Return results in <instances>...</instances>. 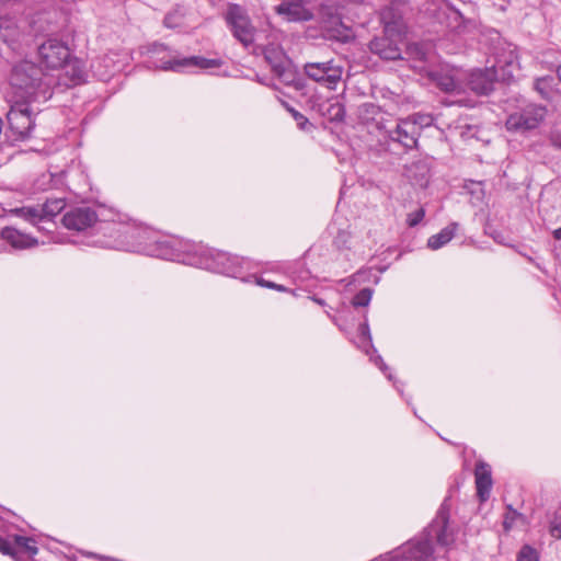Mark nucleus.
Listing matches in <instances>:
<instances>
[{
  "instance_id": "4",
  "label": "nucleus",
  "mask_w": 561,
  "mask_h": 561,
  "mask_svg": "<svg viewBox=\"0 0 561 561\" xmlns=\"http://www.w3.org/2000/svg\"><path fill=\"white\" fill-rule=\"evenodd\" d=\"M225 20L233 37L244 47H249L254 43L255 27L243 7L230 4L226 12Z\"/></svg>"
},
{
  "instance_id": "51",
  "label": "nucleus",
  "mask_w": 561,
  "mask_h": 561,
  "mask_svg": "<svg viewBox=\"0 0 561 561\" xmlns=\"http://www.w3.org/2000/svg\"><path fill=\"white\" fill-rule=\"evenodd\" d=\"M545 81H546V79H545V78H542V79H538V80H537V85H539L540 83H542V82H545Z\"/></svg>"
},
{
  "instance_id": "20",
  "label": "nucleus",
  "mask_w": 561,
  "mask_h": 561,
  "mask_svg": "<svg viewBox=\"0 0 561 561\" xmlns=\"http://www.w3.org/2000/svg\"><path fill=\"white\" fill-rule=\"evenodd\" d=\"M66 203L62 198L47 199L44 204L38 205L43 224L56 226L54 218L65 208Z\"/></svg>"
},
{
  "instance_id": "19",
  "label": "nucleus",
  "mask_w": 561,
  "mask_h": 561,
  "mask_svg": "<svg viewBox=\"0 0 561 561\" xmlns=\"http://www.w3.org/2000/svg\"><path fill=\"white\" fill-rule=\"evenodd\" d=\"M284 84L293 87L296 91H304L307 87L305 78L289 64L275 75Z\"/></svg>"
},
{
  "instance_id": "24",
  "label": "nucleus",
  "mask_w": 561,
  "mask_h": 561,
  "mask_svg": "<svg viewBox=\"0 0 561 561\" xmlns=\"http://www.w3.org/2000/svg\"><path fill=\"white\" fill-rule=\"evenodd\" d=\"M436 85L446 93H459L461 84L454 76L444 72H436L433 76Z\"/></svg>"
},
{
  "instance_id": "48",
  "label": "nucleus",
  "mask_w": 561,
  "mask_h": 561,
  "mask_svg": "<svg viewBox=\"0 0 561 561\" xmlns=\"http://www.w3.org/2000/svg\"><path fill=\"white\" fill-rule=\"evenodd\" d=\"M466 128H467V130L461 133L462 137H468L469 136V131L472 129V126L467 125Z\"/></svg>"
},
{
  "instance_id": "50",
  "label": "nucleus",
  "mask_w": 561,
  "mask_h": 561,
  "mask_svg": "<svg viewBox=\"0 0 561 561\" xmlns=\"http://www.w3.org/2000/svg\"><path fill=\"white\" fill-rule=\"evenodd\" d=\"M378 360L381 363L380 368H381L382 370L387 369V366H386V365H385V363L382 362V357L378 356Z\"/></svg>"
},
{
  "instance_id": "39",
  "label": "nucleus",
  "mask_w": 561,
  "mask_h": 561,
  "mask_svg": "<svg viewBox=\"0 0 561 561\" xmlns=\"http://www.w3.org/2000/svg\"><path fill=\"white\" fill-rule=\"evenodd\" d=\"M165 50H168V46L165 44L157 43V42L150 44L149 48H148V51L153 53V54H159V53H162Z\"/></svg>"
},
{
  "instance_id": "32",
  "label": "nucleus",
  "mask_w": 561,
  "mask_h": 561,
  "mask_svg": "<svg viewBox=\"0 0 561 561\" xmlns=\"http://www.w3.org/2000/svg\"><path fill=\"white\" fill-rule=\"evenodd\" d=\"M373 296V289L366 287L360 289L352 299L354 307H366L369 305Z\"/></svg>"
},
{
  "instance_id": "46",
  "label": "nucleus",
  "mask_w": 561,
  "mask_h": 561,
  "mask_svg": "<svg viewBox=\"0 0 561 561\" xmlns=\"http://www.w3.org/2000/svg\"><path fill=\"white\" fill-rule=\"evenodd\" d=\"M491 236L496 242H502V234L500 232H494Z\"/></svg>"
},
{
  "instance_id": "26",
  "label": "nucleus",
  "mask_w": 561,
  "mask_h": 561,
  "mask_svg": "<svg viewBox=\"0 0 561 561\" xmlns=\"http://www.w3.org/2000/svg\"><path fill=\"white\" fill-rule=\"evenodd\" d=\"M264 57L272 68L274 75L283 69L288 62L285 60V54L277 47H266Z\"/></svg>"
},
{
  "instance_id": "36",
  "label": "nucleus",
  "mask_w": 561,
  "mask_h": 561,
  "mask_svg": "<svg viewBox=\"0 0 561 561\" xmlns=\"http://www.w3.org/2000/svg\"><path fill=\"white\" fill-rule=\"evenodd\" d=\"M256 284L262 286V287L270 288V289H275V290L282 291V293L288 290L284 285H279V284H276L274 282L264 279L263 277H257L256 278Z\"/></svg>"
},
{
  "instance_id": "12",
  "label": "nucleus",
  "mask_w": 561,
  "mask_h": 561,
  "mask_svg": "<svg viewBox=\"0 0 561 561\" xmlns=\"http://www.w3.org/2000/svg\"><path fill=\"white\" fill-rule=\"evenodd\" d=\"M380 20L383 25V35L404 42L407 25L400 13L393 8H386L381 11Z\"/></svg>"
},
{
  "instance_id": "43",
  "label": "nucleus",
  "mask_w": 561,
  "mask_h": 561,
  "mask_svg": "<svg viewBox=\"0 0 561 561\" xmlns=\"http://www.w3.org/2000/svg\"><path fill=\"white\" fill-rule=\"evenodd\" d=\"M514 518L510 517L508 515L505 516V519L503 522V526L506 530H508L512 527Z\"/></svg>"
},
{
  "instance_id": "17",
  "label": "nucleus",
  "mask_w": 561,
  "mask_h": 561,
  "mask_svg": "<svg viewBox=\"0 0 561 561\" xmlns=\"http://www.w3.org/2000/svg\"><path fill=\"white\" fill-rule=\"evenodd\" d=\"M13 547L16 549L19 557H14L15 561H26L33 559L38 552V548L35 545V540L30 537L14 535Z\"/></svg>"
},
{
  "instance_id": "14",
  "label": "nucleus",
  "mask_w": 561,
  "mask_h": 561,
  "mask_svg": "<svg viewBox=\"0 0 561 561\" xmlns=\"http://www.w3.org/2000/svg\"><path fill=\"white\" fill-rule=\"evenodd\" d=\"M216 273L238 277L242 273V262L237 255L227 252H217L209 265Z\"/></svg>"
},
{
  "instance_id": "44",
  "label": "nucleus",
  "mask_w": 561,
  "mask_h": 561,
  "mask_svg": "<svg viewBox=\"0 0 561 561\" xmlns=\"http://www.w3.org/2000/svg\"><path fill=\"white\" fill-rule=\"evenodd\" d=\"M552 236L556 240H561V227L552 231Z\"/></svg>"
},
{
  "instance_id": "5",
  "label": "nucleus",
  "mask_w": 561,
  "mask_h": 561,
  "mask_svg": "<svg viewBox=\"0 0 561 561\" xmlns=\"http://www.w3.org/2000/svg\"><path fill=\"white\" fill-rule=\"evenodd\" d=\"M547 114L546 106L528 104L520 111L511 114L506 119L510 131L526 133L539 127Z\"/></svg>"
},
{
  "instance_id": "52",
  "label": "nucleus",
  "mask_w": 561,
  "mask_h": 561,
  "mask_svg": "<svg viewBox=\"0 0 561 561\" xmlns=\"http://www.w3.org/2000/svg\"><path fill=\"white\" fill-rule=\"evenodd\" d=\"M455 13H456L459 18H462L459 11H455Z\"/></svg>"
},
{
  "instance_id": "47",
  "label": "nucleus",
  "mask_w": 561,
  "mask_h": 561,
  "mask_svg": "<svg viewBox=\"0 0 561 561\" xmlns=\"http://www.w3.org/2000/svg\"><path fill=\"white\" fill-rule=\"evenodd\" d=\"M508 511L511 512V516L514 518L515 516L519 515L516 510L512 507V505H507Z\"/></svg>"
},
{
  "instance_id": "11",
  "label": "nucleus",
  "mask_w": 561,
  "mask_h": 561,
  "mask_svg": "<svg viewBox=\"0 0 561 561\" xmlns=\"http://www.w3.org/2000/svg\"><path fill=\"white\" fill-rule=\"evenodd\" d=\"M401 44L403 42L382 35L374 37L369 42L368 48L374 55L379 56L383 60H398L402 58Z\"/></svg>"
},
{
  "instance_id": "49",
  "label": "nucleus",
  "mask_w": 561,
  "mask_h": 561,
  "mask_svg": "<svg viewBox=\"0 0 561 561\" xmlns=\"http://www.w3.org/2000/svg\"><path fill=\"white\" fill-rule=\"evenodd\" d=\"M313 301H316L320 306H324L325 301L322 298L313 297Z\"/></svg>"
},
{
  "instance_id": "33",
  "label": "nucleus",
  "mask_w": 561,
  "mask_h": 561,
  "mask_svg": "<svg viewBox=\"0 0 561 561\" xmlns=\"http://www.w3.org/2000/svg\"><path fill=\"white\" fill-rule=\"evenodd\" d=\"M517 561H539V553L531 546L524 545L517 553Z\"/></svg>"
},
{
  "instance_id": "25",
  "label": "nucleus",
  "mask_w": 561,
  "mask_h": 561,
  "mask_svg": "<svg viewBox=\"0 0 561 561\" xmlns=\"http://www.w3.org/2000/svg\"><path fill=\"white\" fill-rule=\"evenodd\" d=\"M11 214L24 219L32 226H38V224H43L42 216H41V209H39L38 205L18 207V208L11 209Z\"/></svg>"
},
{
  "instance_id": "31",
  "label": "nucleus",
  "mask_w": 561,
  "mask_h": 561,
  "mask_svg": "<svg viewBox=\"0 0 561 561\" xmlns=\"http://www.w3.org/2000/svg\"><path fill=\"white\" fill-rule=\"evenodd\" d=\"M283 105L291 114L297 126L301 130H307L308 127L311 126V124L309 123V119L304 114H301L300 112L295 110L293 106H290L287 102H283Z\"/></svg>"
},
{
  "instance_id": "22",
  "label": "nucleus",
  "mask_w": 561,
  "mask_h": 561,
  "mask_svg": "<svg viewBox=\"0 0 561 561\" xmlns=\"http://www.w3.org/2000/svg\"><path fill=\"white\" fill-rule=\"evenodd\" d=\"M432 45L424 42L409 43L405 48L407 57L413 61L426 64L430 59Z\"/></svg>"
},
{
  "instance_id": "28",
  "label": "nucleus",
  "mask_w": 561,
  "mask_h": 561,
  "mask_svg": "<svg viewBox=\"0 0 561 561\" xmlns=\"http://www.w3.org/2000/svg\"><path fill=\"white\" fill-rule=\"evenodd\" d=\"M415 171L414 176L416 178V183L421 186H425L428 183L430 178V168L426 162L417 161L414 162L410 169V171Z\"/></svg>"
},
{
  "instance_id": "3",
  "label": "nucleus",
  "mask_w": 561,
  "mask_h": 561,
  "mask_svg": "<svg viewBox=\"0 0 561 561\" xmlns=\"http://www.w3.org/2000/svg\"><path fill=\"white\" fill-rule=\"evenodd\" d=\"M501 80H506L503 67L474 68L467 73L466 85L474 95L489 96Z\"/></svg>"
},
{
  "instance_id": "42",
  "label": "nucleus",
  "mask_w": 561,
  "mask_h": 561,
  "mask_svg": "<svg viewBox=\"0 0 561 561\" xmlns=\"http://www.w3.org/2000/svg\"><path fill=\"white\" fill-rule=\"evenodd\" d=\"M38 231L41 232H46V233H49V232H53L54 229H55V226H50L48 224H38V226H34Z\"/></svg>"
},
{
  "instance_id": "23",
  "label": "nucleus",
  "mask_w": 561,
  "mask_h": 561,
  "mask_svg": "<svg viewBox=\"0 0 561 561\" xmlns=\"http://www.w3.org/2000/svg\"><path fill=\"white\" fill-rule=\"evenodd\" d=\"M62 68H65L66 75L70 78L73 84H80L85 81L87 72L81 60L77 58H69Z\"/></svg>"
},
{
  "instance_id": "41",
  "label": "nucleus",
  "mask_w": 561,
  "mask_h": 561,
  "mask_svg": "<svg viewBox=\"0 0 561 561\" xmlns=\"http://www.w3.org/2000/svg\"><path fill=\"white\" fill-rule=\"evenodd\" d=\"M359 332L363 337H366L369 342H371L370 330L367 322H364L359 325Z\"/></svg>"
},
{
  "instance_id": "45",
  "label": "nucleus",
  "mask_w": 561,
  "mask_h": 561,
  "mask_svg": "<svg viewBox=\"0 0 561 561\" xmlns=\"http://www.w3.org/2000/svg\"><path fill=\"white\" fill-rule=\"evenodd\" d=\"M163 23L167 27H173V25L171 24L172 23V20H171V16L170 15H167L163 20Z\"/></svg>"
},
{
  "instance_id": "37",
  "label": "nucleus",
  "mask_w": 561,
  "mask_h": 561,
  "mask_svg": "<svg viewBox=\"0 0 561 561\" xmlns=\"http://www.w3.org/2000/svg\"><path fill=\"white\" fill-rule=\"evenodd\" d=\"M549 140L553 148L561 151V130H552Z\"/></svg>"
},
{
  "instance_id": "1",
  "label": "nucleus",
  "mask_w": 561,
  "mask_h": 561,
  "mask_svg": "<svg viewBox=\"0 0 561 561\" xmlns=\"http://www.w3.org/2000/svg\"><path fill=\"white\" fill-rule=\"evenodd\" d=\"M9 83L12 88V98L16 100L45 102L53 95L48 75L39 65L28 59L12 65Z\"/></svg>"
},
{
  "instance_id": "21",
  "label": "nucleus",
  "mask_w": 561,
  "mask_h": 561,
  "mask_svg": "<svg viewBox=\"0 0 561 561\" xmlns=\"http://www.w3.org/2000/svg\"><path fill=\"white\" fill-rule=\"evenodd\" d=\"M458 226L457 222H451L438 233L431 236L427 240V247L432 250H438L447 244L455 237Z\"/></svg>"
},
{
  "instance_id": "13",
  "label": "nucleus",
  "mask_w": 561,
  "mask_h": 561,
  "mask_svg": "<svg viewBox=\"0 0 561 561\" xmlns=\"http://www.w3.org/2000/svg\"><path fill=\"white\" fill-rule=\"evenodd\" d=\"M274 11L289 23L308 22L313 19V13L302 2L284 1L276 5Z\"/></svg>"
},
{
  "instance_id": "10",
  "label": "nucleus",
  "mask_w": 561,
  "mask_h": 561,
  "mask_svg": "<svg viewBox=\"0 0 561 561\" xmlns=\"http://www.w3.org/2000/svg\"><path fill=\"white\" fill-rule=\"evenodd\" d=\"M98 220V214L91 207H76L62 217L64 226L69 230L82 231L92 227Z\"/></svg>"
},
{
  "instance_id": "53",
  "label": "nucleus",
  "mask_w": 561,
  "mask_h": 561,
  "mask_svg": "<svg viewBox=\"0 0 561 561\" xmlns=\"http://www.w3.org/2000/svg\"><path fill=\"white\" fill-rule=\"evenodd\" d=\"M26 561H34L33 559H27Z\"/></svg>"
},
{
  "instance_id": "35",
  "label": "nucleus",
  "mask_w": 561,
  "mask_h": 561,
  "mask_svg": "<svg viewBox=\"0 0 561 561\" xmlns=\"http://www.w3.org/2000/svg\"><path fill=\"white\" fill-rule=\"evenodd\" d=\"M425 210L424 208H419L413 213H410L407 218V224L409 227H415L417 226L424 218Z\"/></svg>"
},
{
  "instance_id": "15",
  "label": "nucleus",
  "mask_w": 561,
  "mask_h": 561,
  "mask_svg": "<svg viewBox=\"0 0 561 561\" xmlns=\"http://www.w3.org/2000/svg\"><path fill=\"white\" fill-rule=\"evenodd\" d=\"M0 237L15 250L32 249L38 244V240L35 237L24 233L14 227L2 228Z\"/></svg>"
},
{
  "instance_id": "30",
  "label": "nucleus",
  "mask_w": 561,
  "mask_h": 561,
  "mask_svg": "<svg viewBox=\"0 0 561 561\" xmlns=\"http://www.w3.org/2000/svg\"><path fill=\"white\" fill-rule=\"evenodd\" d=\"M351 232L346 230H339L336 236L333 239V247L339 250H350L351 249Z\"/></svg>"
},
{
  "instance_id": "8",
  "label": "nucleus",
  "mask_w": 561,
  "mask_h": 561,
  "mask_svg": "<svg viewBox=\"0 0 561 561\" xmlns=\"http://www.w3.org/2000/svg\"><path fill=\"white\" fill-rule=\"evenodd\" d=\"M224 61L220 58H206L202 56L172 57L168 60H160L156 67L164 71L184 72L190 68L210 69L221 67Z\"/></svg>"
},
{
  "instance_id": "27",
  "label": "nucleus",
  "mask_w": 561,
  "mask_h": 561,
  "mask_svg": "<svg viewBox=\"0 0 561 561\" xmlns=\"http://www.w3.org/2000/svg\"><path fill=\"white\" fill-rule=\"evenodd\" d=\"M411 125L416 127V133L421 136L422 130L434 125V116L427 113H414L405 117Z\"/></svg>"
},
{
  "instance_id": "29",
  "label": "nucleus",
  "mask_w": 561,
  "mask_h": 561,
  "mask_svg": "<svg viewBox=\"0 0 561 561\" xmlns=\"http://www.w3.org/2000/svg\"><path fill=\"white\" fill-rule=\"evenodd\" d=\"M324 115H327L331 122L339 123L344 121L346 111L342 103L334 102L328 105Z\"/></svg>"
},
{
  "instance_id": "7",
  "label": "nucleus",
  "mask_w": 561,
  "mask_h": 561,
  "mask_svg": "<svg viewBox=\"0 0 561 561\" xmlns=\"http://www.w3.org/2000/svg\"><path fill=\"white\" fill-rule=\"evenodd\" d=\"M386 138L391 148H400L408 152L417 148L420 135L411 122L400 118L394 128L386 130Z\"/></svg>"
},
{
  "instance_id": "38",
  "label": "nucleus",
  "mask_w": 561,
  "mask_h": 561,
  "mask_svg": "<svg viewBox=\"0 0 561 561\" xmlns=\"http://www.w3.org/2000/svg\"><path fill=\"white\" fill-rule=\"evenodd\" d=\"M365 112L367 114V119H369L374 118L377 114H379L381 112V108L378 105H375L374 103H367Z\"/></svg>"
},
{
  "instance_id": "18",
  "label": "nucleus",
  "mask_w": 561,
  "mask_h": 561,
  "mask_svg": "<svg viewBox=\"0 0 561 561\" xmlns=\"http://www.w3.org/2000/svg\"><path fill=\"white\" fill-rule=\"evenodd\" d=\"M20 30L10 19L0 18V42L15 49L19 44Z\"/></svg>"
},
{
  "instance_id": "2",
  "label": "nucleus",
  "mask_w": 561,
  "mask_h": 561,
  "mask_svg": "<svg viewBox=\"0 0 561 561\" xmlns=\"http://www.w3.org/2000/svg\"><path fill=\"white\" fill-rule=\"evenodd\" d=\"M33 102L13 99L7 113L8 129L3 144L14 146L18 141H25L32 137L35 128V117L31 104Z\"/></svg>"
},
{
  "instance_id": "40",
  "label": "nucleus",
  "mask_w": 561,
  "mask_h": 561,
  "mask_svg": "<svg viewBox=\"0 0 561 561\" xmlns=\"http://www.w3.org/2000/svg\"><path fill=\"white\" fill-rule=\"evenodd\" d=\"M549 533L553 538L561 539V523H551Z\"/></svg>"
},
{
  "instance_id": "6",
  "label": "nucleus",
  "mask_w": 561,
  "mask_h": 561,
  "mask_svg": "<svg viewBox=\"0 0 561 561\" xmlns=\"http://www.w3.org/2000/svg\"><path fill=\"white\" fill-rule=\"evenodd\" d=\"M307 78L318 82L330 90H335L342 79L343 67L328 60L322 62H307L304 66Z\"/></svg>"
},
{
  "instance_id": "34",
  "label": "nucleus",
  "mask_w": 561,
  "mask_h": 561,
  "mask_svg": "<svg viewBox=\"0 0 561 561\" xmlns=\"http://www.w3.org/2000/svg\"><path fill=\"white\" fill-rule=\"evenodd\" d=\"M0 552L4 556H10L14 559V557H19L16 549H14L13 543L4 537L0 536Z\"/></svg>"
},
{
  "instance_id": "9",
  "label": "nucleus",
  "mask_w": 561,
  "mask_h": 561,
  "mask_svg": "<svg viewBox=\"0 0 561 561\" xmlns=\"http://www.w3.org/2000/svg\"><path fill=\"white\" fill-rule=\"evenodd\" d=\"M38 56L47 68H61L70 58L68 46L59 39L49 38L38 47Z\"/></svg>"
},
{
  "instance_id": "16",
  "label": "nucleus",
  "mask_w": 561,
  "mask_h": 561,
  "mask_svg": "<svg viewBox=\"0 0 561 561\" xmlns=\"http://www.w3.org/2000/svg\"><path fill=\"white\" fill-rule=\"evenodd\" d=\"M476 476V488L477 495L480 502H485L490 497L491 489H492V472L491 467L486 462L480 461L476 466L474 470Z\"/></svg>"
}]
</instances>
